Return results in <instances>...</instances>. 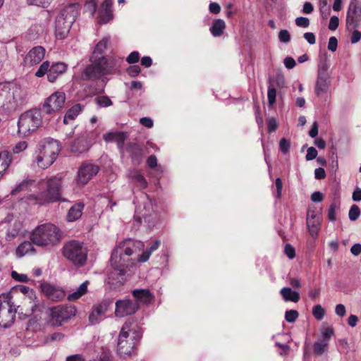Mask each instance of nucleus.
Wrapping results in <instances>:
<instances>
[{
	"label": "nucleus",
	"instance_id": "obj_22",
	"mask_svg": "<svg viewBox=\"0 0 361 361\" xmlns=\"http://www.w3.org/2000/svg\"><path fill=\"white\" fill-rule=\"evenodd\" d=\"M112 5V0H104L101 4L98 11L100 23H107L113 19Z\"/></svg>",
	"mask_w": 361,
	"mask_h": 361
},
{
	"label": "nucleus",
	"instance_id": "obj_28",
	"mask_svg": "<svg viewBox=\"0 0 361 361\" xmlns=\"http://www.w3.org/2000/svg\"><path fill=\"white\" fill-rule=\"evenodd\" d=\"M307 225L310 234L313 236L317 234L320 225V216L314 211L308 210L307 216Z\"/></svg>",
	"mask_w": 361,
	"mask_h": 361
},
{
	"label": "nucleus",
	"instance_id": "obj_3",
	"mask_svg": "<svg viewBox=\"0 0 361 361\" xmlns=\"http://www.w3.org/2000/svg\"><path fill=\"white\" fill-rule=\"evenodd\" d=\"M142 337V329L133 319H128L120 331L117 353L122 358H127L135 353V345Z\"/></svg>",
	"mask_w": 361,
	"mask_h": 361
},
{
	"label": "nucleus",
	"instance_id": "obj_62",
	"mask_svg": "<svg viewBox=\"0 0 361 361\" xmlns=\"http://www.w3.org/2000/svg\"><path fill=\"white\" fill-rule=\"evenodd\" d=\"M317 150L313 147H310L307 149V154H306V160L307 161H310V160H313L317 156Z\"/></svg>",
	"mask_w": 361,
	"mask_h": 361
},
{
	"label": "nucleus",
	"instance_id": "obj_4",
	"mask_svg": "<svg viewBox=\"0 0 361 361\" xmlns=\"http://www.w3.org/2000/svg\"><path fill=\"white\" fill-rule=\"evenodd\" d=\"M62 232L52 224H43L36 227L30 235L33 244L40 247H52L60 243Z\"/></svg>",
	"mask_w": 361,
	"mask_h": 361
},
{
	"label": "nucleus",
	"instance_id": "obj_2",
	"mask_svg": "<svg viewBox=\"0 0 361 361\" xmlns=\"http://www.w3.org/2000/svg\"><path fill=\"white\" fill-rule=\"evenodd\" d=\"M102 47H94L90 56L91 63L82 71V80H97L106 75L116 73L118 71L116 60L109 56H105L102 51Z\"/></svg>",
	"mask_w": 361,
	"mask_h": 361
},
{
	"label": "nucleus",
	"instance_id": "obj_55",
	"mask_svg": "<svg viewBox=\"0 0 361 361\" xmlns=\"http://www.w3.org/2000/svg\"><path fill=\"white\" fill-rule=\"evenodd\" d=\"M337 208V204L336 202H333L329 206L328 210V219L331 221H334L336 220V209Z\"/></svg>",
	"mask_w": 361,
	"mask_h": 361
},
{
	"label": "nucleus",
	"instance_id": "obj_15",
	"mask_svg": "<svg viewBox=\"0 0 361 361\" xmlns=\"http://www.w3.org/2000/svg\"><path fill=\"white\" fill-rule=\"evenodd\" d=\"M133 165H140L148 153L147 146L143 143L128 142L126 147Z\"/></svg>",
	"mask_w": 361,
	"mask_h": 361
},
{
	"label": "nucleus",
	"instance_id": "obj_34",
	"mask_svg": "<svg viewBox=\"0 0 361 361\" xmlns=\"http://www.w3.org/2000/svg\"><path fill=\"white\" fill-rule=\"evenodd\" d=\"M82 106L80 104H76L73 105L66 113L63 118V123L65 124H68L70 121H73L82 111Z\"/></svg>",
	"mask_w": 361,
	"mask_h": 361
},
{
	"label": "nucleus",
	"instance_id": "obj_11",
	"mask_svg": "<svg viewBox=\"0 0 361 361\" xmlns=\"http://www.w3.org/2000/svg\"><path fill=\"white\" fill-rule=\"evenodd\" d=\"M99 167L87 161H84L78 168L77 176L75 178V183L79 187H84L97 174Z\"/></svg>",
	"mask_w": 361,
	"mask_h": 361
},
{
	"label": "nucleus",
	"instance_id": "obj_50",
	"mask_svg": "<svg viewBox=\"0 0 361 361\" xmlns=\"http://www.w3.org/2000/svg\"><path fill=\"white\" fill-rule=\"evenodd\" d=\"M27 147V143L25 141H20L15 145V146L12 149V154H19L20 152L24 151Z\"/></svg>",
	"mask_w": 361,
	"mask_h": 361
},
{
	"label": "nucleus",
	"instance_id": "obj_1",
	"mask_svg": "<svg viewBox=\"0 0 361 361\" xmlns=\"http://www.w3.org/2000/svg\"><path fill=\"white\" fill-rule=\"evenodd\" d=\"M63 180L64 175L62 173L40 179L37 181L39 192L37 194H30L28 196L30 201H33L39 205L66 202V200L62 198Z\"/></svg>",
	"mask_w": 361,
	"mask_h": 361
},
{
	"label": "nucleus",
	"instance_id": "obj_39",
	"mask_svg": "<svg viewBox=\"0 0 361 361\" xmlns=\"http://www.w3.org/2000/svg\"><path fill=\"white\" fill-rule=\"evenodd\" d=\"M89 285V281H85L83 282L77 289L76 291L69 294L68 296V300L70 301H73L81 298L84 294H85L87 291V286Z\"/></svg>",
	"mask_w": 361,
	"mask_h": 361
},
{
	"label": "nucleus",
	"instance_id": "obj_45",
	"mask_svg": "<svg viewBox=\"0 0 361 361\" xmlns=\"http://www.w3.org/2000/svg\"><path fill=\"white\" fill-rule=\"evenodd\" d=\"M298 316L299 313L297 310H287L285 313V319L289 323H293L298 319Z\"/></svg>",
	"mask_w": 361,
	"mask_h": 361
},
{
	"label": "nucleus",
	"instance_id": "obj_58",
	"mask_svg": "<svg viewBox=\"0 0 361 361\" xmlns=\"http://www.w3.org/2000/svg\"><path fill=\"white\" fill-rule=\"evenodd\" d=\"M275 185L276 188V192L275 197L277 199H280L282 195V190H283V183H282L281 179L280 178H277L276 179Z\"/></svg>",
	"mask_w": 361,
	"mask_h": 361
},
{
	"label": "nucleus",
	"instance_id": "obj_44",
	"mask_svg": "<svg viewBox=\"0 0 361 361\" xmlns=\"http://www.w3.org/2000/svg\"><path fill=\"white\" fill-rule=\"evenodd\" d=\"M49 61H44L43 62L39 68H38V70L37 71V72L35 73V76L38 77V78H41L42 76H44L46 73L47 74L49 70Z\"/></svg>",
	"mask_w": 361,
	"mask_h": 361
},
{
	"label": "nucleus",
	"instance_id": "obj_12",
	"mask_svg": "<svg viewBox=\"0 0 361 361\" xmlns=\"http://www.w3.org/2000/svg\"><path fill=\"white\" fill-rule=\"evenodd\" d=\"M94 139L95 135L93 132H85L71 142L70 150L76 154L85 153L91 147Z\"/></svg>",
	"mask_w": 361,
	"mask_h": 361
},
{
	"label": "nucleus",
	"instance_id": "obj_33",
	"mask_svg": "<svg viewBox=\"0 0 361 361\" xmlns=\"http://www.w3.org/2000/svg\"><path fill=\"white\" fill-rule=\"evenodd\" d=\"M32 242L30 241H24L20 243L18 247L16 248V254L18 257H22L26 254L30 252L33 253L35 252V249L32 245Z\"/></svg>",
	"mask_w": 361,
	"mask_h": 361
},
{
	"label": "nucleus",
	"instance_id": "obj_59",
	"mask_svg": "<svg viewBox=\"0 0 361 361\" xmlns=\"http://www.w3.org/2000/svg\"><path fill=\"white\" fill-rule=\"evenodd\" d=\"M99 361H112L111 352L107 349H102L99 355Z\"/></svg>",
	"mask_w": 361,
	"mask_h": 361
},
{
	"label": "nucleus",
	"instance_id": "obj_18",
	"mask_svg": "<svg viewBox=\"0 0 361 361\" xmlns=\"http://www.w3.org/2000/svg\"><path fill=\"white\" fill-rule=\"evenodd\" d=\"M11 102L13 104L12 111H14L18 107L24 105L27 102V92L20 85H11L10 90Z\"/></svg>",
	"mask_w": 361,
	"mask_h": 361
},
{
	"label": "nucleus",
	"instance_id": "obj_16",
	"mask_svg": "<svg viewBox=\"0 0 361 361\" xmlns=\"http://www.w3.org/2000/svg\"><path fill=\"white\" fill-rule=\"evenodd\" d=\"M75 309L72 306L58 305L51 309V317L56 324L61 325L75 314Z\"/></svg>",
	"mask_w": 361,
	"mask_h": 361
},
{
	"label": "nucleus",
	"instance_id": "obj_10",
	"mask_svg": "<svg viewBox=\"0 0 361 361\" xmlns=\"http://www.w3.org/2000/svg\"><path fill=\"white\" fill-rule=\"evenodd\" d=\"M130 259L117 254V251H112L110 258V264L112 271L109 274V279L116 281L117 283H123L126 269L128 268Z\"/></svg>",
	"mask_w": 361,
	"mask_h": 361
},
{
	"label": "nucleus",
	"instance_id": "obj_6",
	"mask_svg": "<svg viewBox=\"0 0 361 361\" xmlns=\"http://www.w3.org/2000/svg\"><path fill=\"white\" fill-rule=\"evenodd\" d=\"M61 151L59 142L54 139H47L39 144V152L35 162L42 169L49 167L56 159Z\"/></svg>",
	"mask_w": 361,
	"mask_h": 361
},
{
	"label": "nucleus",
	"instance_id": "obj_40",
	"mask_svg": "<svg viewBox=\"0 0 361 361\" xmlns=\"http://www.w3.org/2000/svg\"><path fill=\"white\" fill-rule=\"evenodd\" d=\"M334 329L331 327H326L322 330L319 341L329 345V342L334 335Z\"/></svg>",
	"mask_w": 361,
	"mask_h": 361
},
{
	"label": "nucleus",
	"instance_id": "obj_63",
	"mask_svg": "<svg viewBox=\"0 0 361 361\" xmlns=\"http://www.w3.org/2000/svg\"><path fill=\"white\" fill-rule=\"evenodd\" d=\"M339 24V19L337 16H333L331 17L329 23V29L331 30H335Z\"/></svg>",
	"mask_w": 361,
	"mask_h": 361
},
{
	"label": "nucleus",
	"instance_id": "obj_48",
	"mask_svg": "<svg viewBox=\"0 0 361 361\" xmlns=\"http://www.w3.org/2000/svg\"><path fill=\"white\" fill-rule=\"evenodd\" d=\"M54 0H27L30 5H34L39 7L47 8Z\"/></svg>",
	"mask_w": 361,
	"mask_h": 361
},
{
	"label": "nucleus",
	"instance_id": "obj_27",
	"mask_svg": "<svg viewBox=\"0 0 361 361\" xmlns=\"http://www.w3.org/2000/svg\"><path fill=\"white\" fill-rule=\"evenodd\" d=\"M67 65L62 62L53 63L47 73V79L50 82H56L59 76L66 72Z\"/></svg>",
	"mask_w": 361,
	"mask_h": 361
},
{
	"label": "nucleus",
	"instance_id": "obj_36",
	"mask_svg": "<svg viewBox=\"0 0 361 361\" xmlns=\"http://www.w3.org/2000/svg\"><path fill=\"white\" fill-rule=\"evenodd\" d=\"M107 310V305L105 303H101L97 305L89 316V319L92 324L98 321V317L105 314Z\"/></svg>",
	"mask_w": 361,
	"mask_h": 361
},
{
	"label": "nucleus",
	"instance_id": "obj_43",
	"mask_svg": "<svg viewBox=\"0 0 361 361\" xmlns=\"http://www.w3.org/2000/svg\"><path fill=\"white\" fill-rule=\"evenodd\" d=\"M267 97L269 105L273 106L276 103V90L271 84L268 87Z\"/></svg>",
	"mask_w": 361,
	"mask_h": 361
},
{
	"label": "nucleus",
	"instance_id": "obj_32",
	"mask_svg": "<svg viewBox=\"0 0 361 361\" xmlns=\"http://www.w3.org/2000/svg\"><path fill=\"white\" fill-rule=\"evenodd\" d=\"M280 294L281 295L283 299L285 301H291L293 302H298L300 300V294L291 290L290 288H283L280 290Z\"/></svg>",
	"mask_w": 361,
	"mask_h": 361
},
{
	"label": "nucleus",
	"instance_id": "obj_56",
	"mask_svg": "<svg viewBox=\"0 0 361 361\" xmlns=\"http://www.w3.org/2000/svg\"><path fill=\"white\" fill-rule=\"evenodd\" d=\"M141 72V68L139 66L137 65H133V66H130L128 69H127V73L128 74L132 77V78H135V77H137Z\"/></svg>",
	"mask_w": 361,
	"mask_h": 361
},
{
	"label": "nucleus",
	"instance_id": "obj_7",
	"mask_svg": "<svg viewBox=\"0 0 361 361\" xmlns=\"http://www.w3.org/2000/svg\"><path fill=\"white\" fill-rule=\"evenodd\" d=\"M62 255L74 267H82L87 259V250L83 243L71 240L64 243L61 249Z\"/></svg>",
	"mask_w": 361,
	"mask_h": 361
},
{
	"label": "nucleus",
	"instance_id": "obj_17",
	"mask_svg": "<svg viewBox=\"0 0 361 361\" xmlns=\"http://www.w3.org/2000/svg\"><path fill=\"white\" fill-rule=\"evenodd\" d=\"M115 315L117 317H124L135 314L139 309L137 302L130 299L118 300L115 304Z\"/></svg>",
	"mask_w": 361,
	"mask_h": 361
},
{
	"label": "nucleus",
	"instance_id": "obj_25",
	"mask_svg": "<svg viewBox=\"0 0 361 361\" xmlns=\"http://www.w3.org/2000/svg\"><path fill=\"white\" fill-rule=\"evenodd\" d=\"M132 295L135 299L134 302H137L139 306L141 304L148 305L154 300V296L149 289H135Z\"/></svg>",
	"mask_w": 361,
	"mask_h": 361
},
{
	"label": "nucleus",
	"instance_id": "obj_8",
	"mask_svg": "<svg viewBox=\"0 0 361 361\" xmlns=\"http://www.w3.org/2000/svg\"><path fill=\"white\" fill-rule=\"evenodd\" d=\"M42 110L32 109L23 113L18 121V133L26 137L35 132L42 123Z\"/></svg>",
	"mask_w": 361,
	"mask_h": 361
},
{
	"label": "nucleus",
	"instance_id": "obj_9",
	"mask_svg": "<svg viewBox=\"0 0 361 361\" xmlns=\"http://www.w3.org/2000/svg\"><path fill=\"white\" fill-rule=\"evenodd\" d=\"M16 291H9L0 295V327L11 326L16 319L18 305L13 301Z\"/></svg>",
	"mask_w": 361,
	"mask_h": 361
},
{
	"label": "nucleus",
	"instance_id": "obj_23",
	"mask_svg": "<svg viewBox=\"0 0 361 361\" xmlns=\"http://www.w3.org/2000/svg\"><path fill=\"white\" fill-rule=\"evenodd\" d=\"M44 47H33L25 58V62L30 66L39 63L44 57Z\"/></svg>",
	"mask_w": 361,
	"mask_h": 361
},
{
	"label": "nucleus",
	"instance_id": "obj_41",
	"mask_svg": "<svg viewBox=\"0 0 361 361\" xmlns=\"http://www.w3.org/2000/svg\"><path fill=\"white\" fill-rule=\"evenodd\" d=\"M328 345L318 341L315 342L313 345V350L314 353L317 356H321L323 353H324L327 350Z\"/></svg>",
	"mask_w": 361,
	"mask_h": 361
},
{
	"label": "nucleus",
	"instance_id": "obj_29",
	"mask_svg": "<svg viewBox=\"0 0 361 361\" xmlns=\"http://www.w3.org/2000/svg\"><path fill=\"white\" fill-rule=\"evenodd\" d=\"M84 207L85 204L81 202L74 204L67 212V221L73 222L78 220L82 214Z\"/></svg>",
	"mask_w": 361,
	"mask_h": 361
},
{
	"label": "nucleus",
	"instance_id": "obj_24",
	"mask_svg": "<svg viewBox=\"0 0 361 361\" xmlns=\"http://www.w3.org/2000/svg\"><path fill=\"white\" fill-rule=\"evenodd\" d=\"M128 136V135L126 132H109L103 135V139L106 142H115L119 149H123Z\"/></svg>",
	"mask_w": 361,
	"mask_h": 361
},
{
	"label": "nucleus",
	"instance_id": "obj_35",
	"mask_svg": "<svg viewBox=\"0 0 361 361\" xmlns=\"http://www.w3.org/2000/svg\"><path fill=\"white\" fill-rule=\"evenodd\" d=\"M12 153L4 150L0 152V171L5 172L12 163Z\"/></svg>",
	"mask_w": 361,
	"mask_h": 361
},
{
	"label": "nucleus",
	"instance_id": "obj_21",
	"mask_svg": "<svg viewBox=\"0 0 361 361\" xmlns=\"http://www.w3.org/2000/svg\"><path fill=\"white\" fill-rule=\"evenodd\" d=\"M41 290L49 299L53 301H60L66 296V293L62 288L48 283L41 284Z\"/></svg>",
	"mask_w": 361,
	"mask_h": 361
},
{
	"label": "nucleus",
	"instance_id": "obj_20",
	"mask_svg": "<svg viewBox=\"0 0 361 361\" xmlns=\"http://www.w3.org/2000/svg\"><path fill=\"white\" fill-rule=\"evenodd\" d=\"M11 84L6 82L0 83V112L9 114L13 112L10 98Z\"/></svg>",
	"mask_w": 361,
	"mask_h": 361
},
{
	"label": "nucleus",
	"instance_id": "obj_13",
	"mask_svg": "<svg viewBox=\"0 0 361 361\" xmlns=\"http://www.w3.org/2000/svg\"><path fill=\"white\" fill-rule=\"evenodd\" d=\"M65 93L59 91L55 92L44 101L42 105V110L47 114L50 115L62 109L65 104Z\"/></svg>",
	"mask_w": 361,
	"mask_h": 361
},
{
	"label": "nucleus",
	"instance_id": "obj_53",
	"mask_svg": "<svg viewBox=\"0 0 361 361\" xmlns=\"http://www.w3.org/2000/svg\"><path fill=\"white\" fill-rule=\"evenodd\" d=\"M279 38L281 42L286 44L290 39V32L287 30H282L279 33Z\"/></svg>",
	"mask_w": 361,
	"mask_h": 361
},
{
	"label": "nucleus",
	"instance_id": "obj_30",
	"mask_svg": "<svg viewBox=\"0 0 361 361\" xmlns=\"http://www.w3.org/2000/svg\"><path fill=\"white\" fill-rule=\"evenodd\" d=\"M44 28L39 25H32L25 35V38L30 42H34L37 40L39 37L43 34Z\"/></svg>",
	"mask_w": 361,
	"mask_h": 361
},
{
	"label": "nucleus",
	"instance_id": "obj_57",
	"mask_svg": "<svg viewBox=\"0 0 361 361\" xmlns=\"http://www.w3.org/2000/svg\"><path fill=\"white\" fill-rule=\"evenodd\" d=\"M284 253L290 259L295 258V250L289 243L286 244V245L284 247Z\"/></svg>",
	"mask_w": 361,
	"mask_h": 361
},
{
	"label": "nucleus",
	"instance_id": "obj_31",
	"mask_svg": "<svg viewBox=\"0 0 361 361\" xmlns=\"http://www.w3.org/2000/svg\"><path fill=\"white\" fill-rule=\"evenodd\" d=\"M328 78L329 75H317L315 85V93L317 95H320L326 92L328 89Z\"/></svg>",
	"mask_w": 361,
	"mask_h": 361
},
{
	"label": "nucleus",
	"instance_id": "obj_14",
	"mask_svg": "<svg viewBox=\"0 0 361 361\" xmlns=\"http://www.w3.org/2000/svg\"><path fill=\"white\" fill-rule=\"evenodd\" d=\"M361 23V3L351 0L346 15V24L349 28L355 29Z\"/></svg>",
	"mask_w": 361,
	"mask_h": 361
},
{
	"label": "nucleus",
	"instance_id": "obj_46",
	"mask_svg": "<svg viewBox=\"0 0 361 361\" xmlns=\"http://www.w3.org/2000/svg\"><path fill=\"white\" fill-rule=\"evenodd\" d=\"M360 215V210L359 207L356 204L352 205L348 213L349 219L351 221H355L359 218Z\"/></svg>",
	"mask_w": 361,
	"mask_h": 361
},
{
	"label": "nucleus",
	"instance_id": "obj_52",
	"mask_svg": "<svg viewBox=\"0 0 361 361\" xmlns=\"http://www.w3.org/2000/svg\"><path fill=\"white\" fill-rule=\"evenodd\" d=\"M134 180L140 189H145L147 187V182L142 175L137 174L134 176Z\"/></svg>",
	"mask_w": 361,
	"mask_h": 361
},
{
	"label": "nucleus",
	"instance_id": "obj_5",
	"mask_svg": "<svg viewBox=\"0 0 361 361\" xmlns=\"http://www.w3.org/2000/svg\"><path fill=\"white\" fill-rule=\"evenodd\" d=\"M79 4L73 3L61 10L56 18L55 36L56 39H63L68 34L73 23L79 13Z\"/></svg>",
	"mask_w": 361,
	"mask_h": 361
},
{
	"label": "nucleus",
	"instance_id": "obj_26",
	"mask_svg": "<svg viewBox=\"0 0 361 361\" xmlns=\"http://www.w3.org/2000/svg\"><path fill=\"white\" fill-rule=\"evenodd\" d=\"M135 245V243L133 240L126 239L121 242L113 251H117L118 255H121L129 259V257L133 253V247Z\"/></svg>",
	"mask_w": 361,
	"mask_h": 361
},
{
	"label": "nucleus",
	"instance_id": "obj_54",
	"mask_svg": "<svg viewBox=\"0 0 361 361\" xmlns=\"http://www.w3.org/2000/svg\"><path fill=\"white\" fill-rule=\"evenodd\" d=\"M295 22V25L300 27L307 28L310 25V20L306 17H298Z\"/></svg>",
	"mask_w": 361,
	"mask_h": 361
},
{
	"label": "nucleus",
	"instance_id": "obj_42",
	"mask_svg": "<svg viewBox=\"0 0 361 361\" xmlns=\"http://www.w3.org/2000/svg\"><path fill=\"white\" fill-rule=\"evenodd\" d=\"M97 3L96 0H86L84 8L91 16H93L96 12Z\"/></svg>",
	"mask_w": 361,
	"mask_h": 361
},
{
	"label": "nucleus",
	"instance_id": "obj_37",
	"mask_svg": "<svg viewBox=\"0 0 361 361\" xmlns=\"http://www.w3.org/2000/svg\"><path fill=\"white\" fill-rule=\"evenodd\" d=\"M161 245V241L160 240H155L153 243L151 245V246L149 247V249H147V250L144 251L138 257V262H147L152 253L154 251H156L160 246Z\"/></svg>",
	"mask_w": 361,
	"mask_h": 361
},
{
	"label": "nucleus",
	"instance_id": "obj_38",
	"mask_svg": "<svg viewBox=\"0 0 361 361\" xmlns=\"http://www.w3.org/2000/svg\"><path fill=\"white\" fill-rule=\"evenodd\" d=\"M225 27V22L221 19H216L213 22L210 32L213 36L219 37L224 33Z\"/></svg>",
	"mask_w": 361,
	"mask_h": 361
},
{
	"label": "nucleus",
	"instance_id": "obj_61",
	"mask_svg": "<svg viewBox=\"0 0 361 361\" xmlns=\"http://www.w3.org/2000/svg\"><path fill=\"white\" fill-rule=\"evenodd\" d=\"M11 276L13 279L20 282H27L28 281V277L27 275L18 274L16 271H13L11 272Z\"/></svg>",
	"mask_w": 361,
	"mask_h": 361
},
{
	"label": "nucleus",
	"instance_id": "obj_49",
	"mask_svg": "<svg viewBox=\"0 0 361 361\" xmlns=\"http://www.w3.org/2000/svg\"><path fill=\"white\" fill-rule=\"evenodd\" d=\"M312 314L317 319L321 320L324 316L325 311L320 305H317L314 307Z\"/></svg>",
	"mask_w": 361,
	"mask_h": 361
},
{
	"label": "nucleus",
	"instance_id": "obj_64",
	"mask_svg": "<svg viewBox=\"0 0 361 361\" xmlns=\"http://www.w3.org/2000/svg\"><path fill=\"white\" fill-rule=\"evenodd\" d=\"M278 123L274 118H270L267 122V130L269 133H272L276 130Z\"/></svg>",
	"mask_w": 361,
	"mask_h": 361
},
{
	"label": "nucleus",
	"instance_id": "obj_60",
	"mask_svg": "<svg viewBox=\"0 0 361 361\" xmlns=\"http://www.w3.org/2000/svg\"><path fill=\"white\" fill-rule=\"evenodd\" d=\"M140 59V54L137 51L131 52L126 59V61L130 64H133L138 62Z\"/></svg>",
	"mask_w": 361,
	"mask_h": 361
},
{
	"label": "nucleus",
	"instance_id": "obj_47",
	"mask_svg": "<svg viewBox=\"0 0 361 361\" xmlns=\"http://www.w3.org/2000/svg\"><path fill=\"white\" fill-rule=\"evenodd\" d=\"M97 104L102 107H107L112 104L111 100L107 96H99L95 98Z\"/></svg>",
	"mask_w": 361,
	"mask_h": 361
},
{
	"label": "nucleus",
	"instance_id": "obj_51",
	"mask_svg": "<svg viewBox=\"0 0 361 361\" xmlns=\"http://www.w3.org/2000/svg\"><path fill=\"white\" fill-rule=\"evenodd\" d=\"M290 147V143L288 140L284 137L280 140L279 149L283 154H286L289 152Z\"/></svg>",
	"mask_w": 361,
	"mask_h": 361
},
{
	"label": "nucleus",
	"instance_id": "obj_19",
	"mask_svg": "<svg viewBox=\"0 0 361 361\" xmlns=\"http://www.w3.org/2000/svg\"><path fill=\"white\" fill-rule=\"evenodd\" d=\"M37 188V181L35 179L25 178L18 184L11 192L12 196L19 195L21 199L26 198L30 200L28 196L34 194L32 188Z\"/></svg>",
	"mask_w": 361,
	"mask_h": 361
}]
</instances>
